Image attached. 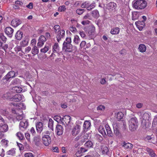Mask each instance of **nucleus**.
<instances>
[{"label": "nucleus", "mask_w": 157, "mask_h": 157, "mask_svg": "<svg viewBox=\"0 0 157 157\" xmlns=\"http://www.w3.org/2000/svg\"><path fill=\"white\" fill-rule=\"evenodd\" d=\"M11 105H13L15 106L16 109H14V108L12 109V110L13 113H14L15 115L14 117L18 121L21 120L23 119L24 117L22 109H25V106L23 103H21L19 105H17L14 103H11Z\"/></svg>", "instance_id": "f257e3e1"}, {"label": "nucleus", "mask_w": 157, "mask_h": 157, "mask_svg": "<svg viewBox=\"0 0 157 157\" xmlns=\"http://www.w3.org/2000/svg\"><path fill=\"white\" fill-rule=\"evenodd\" d=\"M133 7L136 9H144L147 6V3L145 0H135L132 2Z\"/></svg>", "instance_id": "f03ea898"}, {"label": "nucleus", "mask_w": 157, "mask_h": 157, "mask_svg": "<svg viewBox=\"0 0 157 157\" xmlns=\"http://www.w3.org/2000/svg\"><path fill=\"white\" fill-rule=\"evenodd\" d=\"M8 126L2 117L0 116V139L4 136L2 132H5L8 130Z\"/></svg>", "instance_id": "7ed1b4c3"}, {"label": "nucleus", "mask_w": 157, "mask_h": 157, "mask_svg": "<svg viewBox=\"0 0 157 157\" xmlns=\"http://www.w3.org/2000/svg\"><path fill=\"white\" fill-rule=\"evenodd\" d=\"M71 38L67 37L63 44V50L66 52H71L72 50Z\"/></svg>", "instance_id": "20e7f679"}, {"label": "nucleus", "mask_w": 157, "mask_h": 157, "mask_svg": "<svg viewBox=\"0 0 157 157\" xmlns=\"http://www.w3.org/2000/svg\"><path fill=\"white\" fill-rule=\"evenodd\" d=\"M50 132L48 131H46L42 133V140L45 145L48 146L51 142V138L49 136Z\"/></svg>", "instance_id": "39448f33"}, {"label": "nucleus", "mask_w": 157, "mask_h": 157, "mask_svg": "<svg viewBox=\"0 0 157 157\" xmlns=\"http://www.w3.org/2000/svg\"><path fill=\"white\" fill-rule=\"evenodd\" d=\"M129 129L131 131H134L138 127V121L136 118H131L129 121Z\"/></svg>", "instance_id": "423d86ee"}, {"label": "nucleus", "mask_w": 157, "mask_h": 157, "mask_svg": "<svg viewBox=\"0 0 157 157\" xmlns=\"http://www.w3.org/2000/svg\"><path fill=\"white\" fill-rule=\"evenodd\" d=\"M56 34L57 40L59 42L61 40V39L64 37L65 36V31L63 29H61Z\"/></svg>", "instance_id": "0eeeda50"}, {"label": "nucleus", "mask_w": 157, "mask_h": 157, "mask_svg": "<svg viewBox=\"0 0 157 157\" xmlns=\"http://www.w3.org/2000/svg\"><path fill=\"white\" fill-rule=\"evenodd\" d=\"M81 126L78 124H76L74 126L71 131V134L73 136L78 135L80 132Z\"/></svg>", "instance_id": "6e6552de"}, {"label": "nucleus", "mask_w": 157, "mask_h": 157, "mask_svg": "<svg viewBox=\"0 0 157 157\" xmlns=\"http://www.w3.org/2000/svg\"><path fill=\"white\" fill-rule=\"evenodd\" d=\"M24 98L22 95L20 94H17L12 97L11 99L13 101L18 102L21 100L23 101Z\"/></svg>", "instance_id": "1a4fd4ad"}, {"label": "nucleus", "mask_w": 157, "mask_h": 157, "mask_svg": "<svg viewBox=\"0 0 157 157\" xmlns=\"http://www.w3.org/2000/svg\"><path fill=\"white\" fill-rule=\"evenodd\" d=\"M46 39L45 37L43 36H41L40 37L38 40L37 46L39 47H41L46 41Z\"/></svg>", "instance_id": "9d476101"}, {"label": "nucleus", "mask_w": 157, "mask_h": 157, "mask_svg": "<svg viewBox=\"0 0 157 157\" xmlns=\"http://www.w3.org/2000/svg\"><path fill=\"white\" fill-rule=\"evenodd\" d=\"M33 141L35 144L37 146H40L41 144V138L40 135H37L34 137Z\"/></svg>", "instance_id": "9b49d317"}, {"label": "nucleus", "mask_w": 157, "mask_h": 157, "mask_svg": "<svg viewBox=\"0 0 157 157\" xmlns=\"http://www.w3.org/2000/svg\"><path fill=\"white\" fill-rule=\"evenodd\" d=\"M135 24L137 28L140 31L142 30L145 25L144 21H136L135 22Z\"/></svg>", "instance_id": "f8f14e48"}, {"label": "nucleus", "mask_w": 157, "mask_h": 157, "mask_svg": "<svg viewBox=\"0 0 157 157\" xmlns=\"http://www.w3.org/2000/svg\"><path fill=\"white\" fill-rule=\"evenodd\" d=\"M21 23V21L19 19L15 18L12 20L11 22V25L16 27L19 25Z\"/></svg>", "instance_id": "ddd939ff"}, {"label": "nucleus", "mask_w": 157, "mask_h": 157, "mask_svg": "<svg viewBox=\"0 0 157 157\" xmlns=\"http://www.w3.org/2000/svg\"><path fill=\"white\" fill-rule=\"evenodd\" d=\"M36 128L37 132L40 133L43 130V123L40 122H37L36 124Z\"/></svg>", "instance_id": "4468645a"}, {"label": "nucleus", "mask_w": 157, "mask_h": 157, "mask_svg": "<svg viewBox=\"0 0 157 157\" xmlns=\"http://www.w3.org/2000/svg\"><path fill=\"white\" fill-rule=\"evenodd\" d=\"M13 32V29L10 27H8L5 30V33L9 37H12Z\"/></svg>", "instance_id": "2eb2a0df"}, {"label": "nucleus", "mask_w": 157, "mask_h": 157, "mask_svg": "<svg viewBox=\"0 0 157 157\" xmlns=\"http://www.w3.org/2000/svg\"><path fill=\"white\" fill-rule=\"evenodd\" d=\"M56 131L58 135H61L63 132V129L62 126L60 125H57L56 127Z\"/></svg>", "instance_id": "dca6fc26"}, {"label": "nucleus", "mask_w": 157, "mask_h": 157, "mask_svg": "<svg viewBox=\"0 0 157 157\" xmlns=\"http://www.w3.org/2000/svg\"><path fill=\"white\" fill-rule=\"evenodd\" d=\"M116 7L115 3L113 2H110L107 5V9L110 11H112L115 9Z\"/></svg>", "instance_id": "f3484780"}, {"label": "nucleus", "mask_w": 157, "mask_h": 157, "mask_svg": "<svg viewBox=\"0 0 157 157\" xmlns=\"http://www.w3.org/2000/svg\"><path fill=\"white\" fill-rule=\"evenodd\" d=\"M122 145L125 149L128 150L131 149L133 146L131 144L129 143H126L125 142H123L122 143Z\"/></svg>", "instance_id": "a211bd4d"}, {"label": "nucleus", "mask_w": 157, "mask_h": 157, "mask_svg": "<svg viewBox=\"0 0 157 157\" xmlns=\"http://www.w3.org/2000/svg\"><path fill=\"white\" fill-rule=\"evenodd\" d=\"M91 123L88 121H86L84 122L83 124V130L84 131H86L89 130L90 128Z\"/></svg>", "instance_id": "6ab92c4d"}, {"label": "nucleus", "mask_w": 157, "mask_h": 157, "mask_svg": "<svg viewBox=\"0 0 157 157\" xmlns=\"http://www.w3.org/2000/svg\"><path fill=\"white\" fill-rule=\"evenodd\" d=\"M71 117L68 115H66L63 117L61 121L67 124H68L70 121Z\"/></svg>", "instance_id": "aec40b11"}, {"label": "nucleus", "mask_w": 157, "mask_h": 157, "mask_svg": "<svg viewBox=\"0 0 157 157\" xmlns=\"http://www.w3.org/2000/svg\"><path fill=\"white\" fill-rule=\"evenodd\" d=\"M28 126V122L25 120H23L22 121H21L20 124V128H25Z\"/></svg>", "instance_id": "412c9836"}, {"label": "nucleus", "mask_w": 157, "mask_h": 157, "mask_svg": "<svg viewBox=\"0 0 157 157\" xmlns=\"http://www.w3.org/2000/svg\"><path fill=\"white\" fill-rule=\"evenodd\" d=\"M105 127L108 136L110 137L112 136H113V133L109 125L108 124H106Z\"/></svg>", "instance_id": "4be33fe9"}, {"label": "nucleus", "mask_w": 157, "mask_h": 157, "mask_svg": "<svg viewBox=\"0 0 157 157\" xmlns=\"http://www.w3.org/2000/svg\"><path fill=\"white\" fill-rule=\"evenodd\" d=\"M15 73L14 71H11L9 72L6 75V78L8 80L10 78H13L15 76Z\"/></svg>", "instance_id": "5701e85b"}, {"label": "nucleus", "mask_w": 157, "mask_h": 157, "mask_svg": "<svg viewBox=\"0 0 157 157\" xmlns=\"http://www.w3.org/2000/svg\"><path fill=\"white\" fill-rule=\"evenodd\" d=\"M141 117L143 120L148 121L150 118V116L147 113H143L141 114Z\"/></svg>", "instance_id": "b1692460"}, {"label": "nucleus", "mask_w": 157, "mask_h": 157, "mask_svg": "<svg viewBox=\"0 0 157 157\" xmlns=\"http://www.w3.org/2000/svg\"><path fill=\"white\" fill-rule=\"evenodd\" d=\"M146 151L149 155L152 157H157V156L154 151L149 148H146Z\"/></svg>", "instance_id": "393cba45"}, {"label": "nucleus", "mask_w": 157, "mask_h": 157, "mask_svg": "<svg viewBox=\"0 0 157 157\" xmlns=\"http://www.w3.org/2000/svg\"><path fill=\"white\" fill-rule=\"evenodd\" d=\"M138 49L140 52H144L146 51V46L144 44H140L139 45Z\"/></svg>", "instance_id": "a878e982"}, {"label": "nucleus", "mask_w": 157, "mask_h": 157, "mask_svg": "<svg viewBox=\"0 0 157 157\" xmlns=\"http://www.w3.org/2000/svg\"><path fill=\"white\" fill-rule=\"evenodd\" d=\"M98 131L103 136L106 135L105 128L103 127V126L100 125L99 127L98 128Z\"/></svg>", "instance_id": "bb28decb"}, {"label": "nucleus", "mask_w": 157, "mask_h": 157, "mask_svg": "<svg viewBox=\"0 0 157 157\" xmlns=\"http://www.w3.org/2000/svg\"><path fill=\"white\" fill-rule=\"evenodd\" d=\"M15 149L13 148L7 151L6 152V154L7 155L14 156L15 155Z\"/></svg>", "instance_id": "cd10ccee"}, {"label": "nucleus", "mask_w": 157, "mask_h": 157, "mask_svg": "<svg viewBox=\"0 0 157 157\" xmlns=\"http://www.w3.org/2000/svg\"><path fill=\"white\" fill-rule=\"evenodd\" d=\"M59 47L58 43H55L53 48V52L54 53H58L59 51Z\"/></svg>", "instance_id": "c85d7f7f"}, {"label": "nucleus", "mask_w": 157, "mask_h": 157, "mask_svg": "<svg viewBox=\"0 0 157 157\" xmlns=\"http://www.w3.org/2000/svg\"><path fill=\"white\" fill-rule=\"evenodd\" d=\"M120 32V29L118 27H116L112 29L111 30L110 33L113 35L118 34Z\"/></svg>", "instance_id": "c756f323"}, {"label": "nucleus", "mask_w": 157, "mask_h": 157, "mask_svg": "<svg viewBox=\"0 0 157 157\" xmlns=\"http://www.w3.org/2000/svg\"><path fill=\"white\" fill-rule=\"evenodd\" d=\"M22 33L21 31H18L15 35L16 38L17 40H20L22 36Z\"/></svg>", "instance_id": "7c9ffc66"}, {"label": "nucleus", "mask_w": 157, "mask_h": 157, "mask_svg": "<svg viewBox=\"0 0 157 157\" xmlns=\"http://www.w3.org/2000/svg\"><path fill=\"white\" fill-rule=\"evenodd\" d=\"M31 52L32 54L34 56L38 53L39 49H38L37 47L34 46L32 48Z\"/></svg>", "instance_id": "2f4dec72"}, {"label": "nucleus", "mask_w": 157, "mask_h": 157, "mask_svg": "<svg viewBox=\"0 0 157 157\" xmlns=\"http://www.w3.org/2000/svg\"><path fill=\"white\" fill-rule=\"evenodd\" d=\"M152 127L154 129H157V117H155L154 118L152 123Z\"/></svg>", "instance_id": "473e14b6"}, {"label": "nucleus", "mask_w": 157, "mask_h": 157, "mask_svg": "<svg viewBox=\"0 0 157 157\" xmlns=\"http://www.w3.org/2000/svg\"><path fill=\"white\" fill-rule=\"evenodd\" d=\"M92 16L95 18H98L99 16L98 11L97 10H94L92 12Z\"/></svg>", "instance_id": "72a5a7b5"}, {"label": "nucleus", "mask_w": 157, "mask_h": 157, "mask_svg": "<svg viewBox=\"0 0 157 157\" xmlns=\"http://www.w3.org/2000/svg\"><path fill=\"white\" fill-rule=\"evenodd\" d=\"M80 41V39L78 36H75L74 39V43L76 44H78Z\"/></svg>", "instance_id": "f704fd0d"}, {"label": "nucleus", "mask_w": 157, "mask_h": 157, "mask_svg": "<svg viewBox=\"0 0 157 157\" xmlns=\"http://www.w3.org/2000/svg\"><path fill=\"white\" fill-rule=\"evenodd\" d=\"M29 41V39L26 38L21 42V45L22 46L24 47L28 44Z\"/></svg>", "instance_id": "c9c22d12"}, {"label": "nucleus", "mask_w": 157, "mask_h": 157, "mask_svg": "<svg viewBox=\"0 0 157 157\" xmlns=\"http://www.w3.org/2000/svg\"><path fill=\"white\" fill-rule=\"evenodd\" d=\"M123 116L124 114L121 112H119L116 115V117L118 121H119L122 119Z\"/></svg>", "instance_id": "e433bc0d"}, {"label": "nucleus", "mask_w": 157, "mask_h": 157, "mask_svg": "<svg viewBox=\"0 0 157 157\" xmlns=\"http://www.w3.org/2000/svg\"><path fill=\"white\" fill-rule=\"evenodd\" d=\"M102 153L103 154H106L109 151L108 147L105 146H102L101 148Z\"/></svg>", "instance_id": "4c0bfd02"}, {"label": "nucleus", "mask_w": 157, "mask_h": 157, "mask_svg": "<svg viewBox=\"0 0 157 157\" xmlns=\"http://www.w3.org/2000/svg\"><path fill=\"white\" fill-rule=\"evenodd\" d=\"M117 124L116 123H113V124L114 132L117 135L119 133V132L117 130L118 128Z\"/></svg>", "instance_id": "58836bf2"}, {"label": "nucleus", "mask_w": 157, "mask_h": 157, "mask_svg": "<svg viewBox=\"0 0 157 157\" xmlns=\"http://www.w3.org/2000/svg\"><path fill=\"white\" fill-rule=\"evenodd\" d=\"M48 127L52 130H53V121L51 119H49V120Z\"/></svg>", "instance_id": "ea45409f"}, {"label": "nucleus", "mask_w": 157, "mask_h": 157, "mask_svg": "<svg viewBox=\"0 0 157 157\" xmlns=\"http://www.w3.org/2000/svg\"><path fill=\"white\" fill-rule=\"evenodd\" d=\"M84 145L85 147L88 148H90L92 147L93 143L91 141H88L85 143Z\"/></svg>", "instance_id": "a19ab883"}, {"label": "nucleus", "mask_w": 157, "mask_h": 157, "mask_svg": "<svg viewBox=\"0 0 157 157\" xmlns=\"http://www.w3.org/2000/svg\"><path fill=\"white\" fill-rule=\"evenodd\" d=\"M16 136L20 140H22L24 138L23 134L20 132H18L16 134Z\"/></svg>", "instance_id": "79ce46f5"}, {"label": "nucleus", "mask_w": 157, "mask_h": 157, "mask_svg": "<svg viewBox=\"0 0 157 157\" xmlns=\"http://www.w3.org/2000/svg\"><path fill=\"white\" fill-rule=\"evenodd\" d=\"M0 39L4 42V43H5L6 41L7 40L6 37L2 33H0Z\"/></svg>", "instance_id": "37998d69"}, {"label": "nucleus", "mask_w": 157, "mask_h": 157, "mask_svg": "<svg viewBox=\"0 0 157 157\" xmlns=\"http://www.w3.org/2000/svg\"><path fill=\"white\" fill-rule=\"evenodd\" d=\"M13 90L17 93H20L22 91V89L20 87H15L13 88Z\"/></svg>", "instance_id": "c03bdc74"}, {"label": "nucleus", "mask_w": 157, "mask_h": 157, "mask_svg": "<svg viewBox=\"0 0 157 157\" xmlns=\"http://www.w3.org/2000/svg\"><path fill=\"white\" fill-rule=\"evenodd\" d=\"M53 118L55 120L58 122L61 121L62 119L60 116H54Z\"/></svg>", "instance_id": "a18cd8bd"}, {"label": "nucleus", "mask_w": 157, "mask_h": 157, "mask_svg": "<svg viewBox=\"0 0 157 157\" xmlns=\"http://www.w3.org/2000/svg\"><path fill=\"white\" fill-rule=\"evenodd\" d=\"M54 32L56 33L61 30L59 26L58 25H55L54 27Z\"/></svg>", "instance_id": "49530a36"}, {"label": "nucleus", "mask_w": 157, "mask_h": 157, "mask_svg": "<svg viewBox=\"0 0 157 157\" xmlns=\"http://www.w3.org/2000/svg\"><path fill=\"white\" fill-rule=\"evenodd\" d=\"M48 46H45L44 48H42L40 50V52L42 53H45L48 50Z\"/></svg>", "instance_id": "de8ad7c7"}, {"label": "nucleus", "mask_w": 157, "mask_h": 157, "mask_svg": "<svg viewBox=\"0 0 157 157\" xmlns=\"http://www.w3.org/2000/svg\"><path fill=\"white\" fill-rule=\"evenodd\" d=\"M66 9L65 6H61L59 7L58 10L60 12L64 11L66 10Z\"/></svg>", "instance_id": "09e8293b"}, {"label": "nucleus", "mask_w": 157, "mask_h": 157, "mask_svg": "<svg viewBox=\"0 0 157 157\" xmlns=\"http://www.w3.org/2000/svg\"><path fill=\"white\" fill-rule=\"evenodd\" d=\"M89 5L90 3L87 2H85L82 3L81 6L82 8H89Z\"/></svg>", "instance_id": "8fccbe9b"}, {"label": "nucleus", "mask_w": 157, "mask_h": 157, "mask_svg": "<svg viewBox=\"0 0 157 157\" xmlns=\"http://www.w3.org/2000/svg\"><path fill=\"white\" fill-rule=\"evenodd\" d=\"M15 4H16L15 6L16 7L15 9L18 8L19 6L22 5V3L19 1H17L15 2Z\"/></svg>", "instance_id": "3c124183"}, {"label": "nucleus", "mask_w": 157, "mask_h": 157, "mask_svg": "<svg viewBox=\"0 0 157 157\" xmlns=\"http://www.w3.org/2000/svg\"><path fill=\"white\" fill-rule=\"evenodd\" d=\"M11 94L10 93H6L3 95V97L6 98H11Z\"/></svg>", "instance_id": "603ef678"}, {"label": "nucleus", "mask_w": 157, "mask_h": 157, "mask_svg": "<svg viewBox=\"0 0 157 157\" xmlns=\"http://www.w3.org/2000/svg\"><path fill=\"white\" fill-rule=\"evenodd\" d=\"M25 157H34V155L31 152H28L25 153Z\"/></svg>", "instance_id": "864d4df0"}, {"label": "nucleus", "mask_w": 157, "mask_h": 157, "mask_svg": "<svg viewBox=\"0 0 157 157\" xmlns=\"http://www.w3.org/2000/svg\"><path fill=\"white\" fill-rule=\"evenodd\" d=\"M84 10L83 9H78L76 10V13L79 15H81L84 12Z\"/></svg>", "instance_id": "5fc2aeb1"}, {"label": "nucleus", "mask_w": 157, "mask_h": 157, "mask_svg": "<svg viewBox=\"0 0 157 157\" xmlns=\"http://www.w3.org/2000/svg\"><path fill=\"white\" fill-rule=\"evenodd\" d=\"M8 142V141L7 140L5 139L2 140L1 141L2 144L4 146H6L7 145Z\"/></svg>", "instance_id": "6e6d98bb"}, {"label": "nucleus", "mask_w": 157, "mask_h": 157, "mask_svg": "<svg viewBox=\"0 0 157 157\" xmlns=\"http://www.w3.org/2000/svg\"><path fill=\"white\" fill-rule=\"evenodd\" d=\"M98 110H100L101 111H103L105 109V107L103 105H100L97 108Z\"/></svg>", "instance_id": "4d7b16f0"}, {"label": "nucleus", "mask_w": 157, "mask_h": 157, "mask_svg": "<svg viewBox=\"0 0 157 157\" xmlns=\"http://www.w3.org/2000/svg\"><path fill=\"white\" fill-rule=\"evenodd\" d=\"M82 139L81 140V141L82 143H83L85 141V140L88 139V135L87 134H86L83 137H82Z\"/></svg>", "instance_id": "13d9d810"}, {"label": "nucleus", "mask_w": 157, "mask_h": 157, "mask_svg": "<svg viewBox=\"0 0 157 157\" xmlns=\"http://www.w3.org/2000/svg\"><path fill=\"white\" fill-rule=\"evenodd\" d=\"M82 153L81 151L79 149L78 151L76 153V155L77 157H80L82 155Z\"/></svg>", "instance_id": "bf43d9fd"}, {"label": "nucleus", "mask_w": 157, "mask_h": 157, "mask_svg": "<svg viewBox=\"0 0 157 157\" xmlns=\"http://www.w3.org/2000/svg\"><path fill=\"white\" fill-rule=\"evenodd\" d=\"M31 48L29 47L28 46L25 48V53H29L31 50Z\"/></svg>", "instance_id": "052dcab7"}, {"label": "nucleus", "mask_w": 157, "mask_h": 157, "mask_svg": "<svg viewBox=\"0 0 157 157\" xmlns=\"http://www.w3.org/2000/svg\"><path fill=\"white\" fill-rule=\"evenodd\" d=\"M25 137L27 139V140L29 141H30V135L29 134L28 132H26L25 133Z\"/></svg>", "instance_id": "680f3d73"}, {"label": "nucleus", "mask_w": 157, "mask_h": 157, "mask_svg": "<svg viewBox=\"0 0 157 157\" xmlns=\"http://www.w3.org/2000/svg\"><path fill=\"white\" fill-rule=\"evenodd\" d=\"M86 43L85 41H82L81 42L80 44V46L81 48H82L84 47L85 45L86 44Z\"/></svg>", "instance_id": "e2e57ef3"}, {"label": "nucleus", "mask_w": 157, "mask_h": 157, "mask_svg": "<svg viewBox=\"0 0 157 157\" xmlns=\"http://www.w3.org/2000/svg\"><path fill=\"white\" fill-rule=\"evenodd\" d=\"M95 6V3H92L91 4H90L89 6V8H88V10H89L91 9L92 8H94Z\"/></svg>", "instance_id": "0e129e2a"}, {"label": "nucleus", "mask_w": 157, "mask_h": 157, "mask_svg": "<svg viewBox=\"0 0 157 157\" xmlns=\"http://www.w3.org/2000/svg\"><path fill=\"white\" fill-rule=\"evenodd\" d=\"M132 19L133 20H135L138 17V16L136 13H133L132 14Z\"/></svg>", "instance_id": "69168bd1"}, {"label": "nucleus", "mask_w": 157, "mask_h": 157, "mask_svg": "<svg viewBox=\"0 0 157 157\" xmlns=\"http://www.w3.org/2000/svg\"><path fill=\"white\" fill-rule=\"evenodd\" d=\"M79 34L80 35L81 37L82 38H84L86 36V35L83 31H80Z\"/></svg>", "instance_id": "338daca9"}, {"label": "nucleus", "mask_w": 157, "mask_h": 157, "mask_svg": "<svg viewBox=\"0 0 157 157\" xmlns=\"http://www.w3.org/2000/svg\"><path fill=\"white\" fill-rule=\"evenodd\" d=\"M36 43V40L33 39L31 40V44L33 46H35Z\"/></svg>", "instance_id": "774afa93"}]
</instances>
